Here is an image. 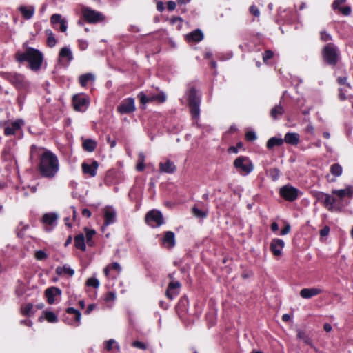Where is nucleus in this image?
Wrapping results in <instances>:
<instances>
[{
    "instance_id": "f257e3e1",
    "label": "nucleus",
    "mask_w": 353,
    "mask_h": 353,
    "mask_svg": "<svg viewBox=\"0 0 353 353\" xmlns=\"http://www.w3.org/2000/svg\"><path fill=\"white\" fill-rule=\"evenodd\" d=\"M30 159L37 160V170L43 178L52 179L59 173L60 169L59 158L50 150L32 145L30 150Z\"/></svg>"
},
{
    "instance_id": "f03ea898",
    "label": "nucleus",
    "mask_w": 353,
    "mask_h": 353,
    "mask_svg": "<svg viewBox=\"0 0 353 353\" xmlns=\"http://www.w3.org/2000/svg\"><path fill=\"white\" fill-rule=\"evenodd\" d=\"M15 59L19 63L27 61L32 71H38L41 67L43 57L39 50L28 47L23 52H17Z\"/></svg>"
},
{
    "instance_id": "7ed1b4c3",
    "label": "nucleus",
    "mask_w": 353,
    "mask_h": 353,
    "mask_svg": "<svg viewBox=\"0 0 353 353\" xmlns=\"http://www.w3.org/2000/svg\"><path fill=\"white\" fill-rule=\"evenodd\" d=\"M188 101L192 118L198 119L200 114V98L194 88H190L188 92Z\"/></svg>"
},
{
    "instance_id": "20e7f679",
    "label": "nucleus",
    "mask_w": 353,
    "mask_h": 353,
    "mask_svg": "<svg viewBox=\"0 0 353 353\" xmlns=\"http://www.w3.org/2000/svg\"><path fill=\"white\" fill-rule=\"evenodd\" d=\"M323 54L326 62L332 65H336L339 58V52L337 47L332 43L327 44L323 50Z\"/></svg>"
},
{
    "instance_id": "39448f33",
    "label": "nucleus",
    "mask_w": 353,
    "mask_h": 353,
    "mask_svg": "<svg viewBox=\"0 0 353 353\" xmlns=\"http://www.w3.org/2000/svg\"><path fill=\"white\" fill-rule=\"evenodd\" d=\"M234 166L243 175L250 174L254 170V165L247 157H239L234 161Z\"/></svg>"
},
{
    "instance_id": "423d86ee",
    "label": "nucleus",
    "mask_w": 353,
    "mask_h": 353,
    "mask_svg": "<svg viewBox=\"0 0 353 353\" xmlns=\"http://www.w3.org/2000/svg\"><path fill=\"white\" fill-rule=\"evenodd\" d=\"M6 79L18 90H26L29 87V82L26 81L23 74L8 73L6 74Z\"/></svg>"
},
{
    "instance_id": "0eeeda50",
    "label": "nucleus",
    "mask_w": 353,
    "mask_h": 353,
    "mask_svg": "<svg viewBox=\"0 0 353 353\" xmlns=\"http://www.w3.org/2000/svg\"><path fill=\"white\" fill-rule=\"evenodd\" d=\"M279 194L280 196L285 201L292 202L299 197L301 192L296 188L288 184L280 188Z\"/></svg>"
},
{
    "instance_id": "6e6552de",
    "label": "nucleus",
    "mask_w": 353,
    "mask_h": 353,
    "mask_svg": "<svg viewBox=\"0 0 353 353\" xmlns=\"http://www.w3.org/2000/svg\"><path fill=\"white\" fill-rule=\"evenodd\" d=\"M81 11L84 19L89 23H96L104 19V16L101 12L89 7L82 8Z\"/></svg>"
},
{
    "instance_id": "1a4fd4ad",
    "label": "nucleus",
    "mask_w": 353,
    "mask_h": 353,
    "mask_svg": "<svg viewBox=\"0 0 353 353\" xmlns=\"http://www.w3.org/2000/svg\"><path fill=\"white\" fill-rule=\"evenodd\" d=\"M145 221L151 227H159L163 223V215L160 211L150 210L145 216Z\"/></svg>"
},
{
    "instance_id": "9d476101",
    "label": "nucleus",
    "mask_w": 353,
    "mask_h": 353,
    "mask_svg": "<svg viewBox=\"0 0 353 353\" xmlns=\"http://www.w3.org/2000/svg\"><path fill=\"white\" fill-rule=\"evenodd\" d=\"M136 110L134 99L133 98H127L121 101L117 107V111L120 114H130Z\"/></svg>"
},
{
    "instance_id": "9b49d317",
    "label": "nucleus",
    "mask_w": 353,
    "mask_h": 353,
    "mask_svg": "<svg viewBox=\"0 0 353 353\" xmlns=\"http://www.w3.org/2000/svg\"><path fill=\"white\" fill-rule=\"evenodd\" d=\"M73 106L77 111H84L88 105V98L83 94H76L72 99Z\"/></svg>"
},
{
    "instance_id": "f8f14e48",
    "label": "nucleus",
    "mask_w": 353,
    "mask_h": 353,
    "mask_svg": "<svg viewBox=\"0 0 353 353\" xmlns=\"http://www.w3.org/2000/svg\"><path fill=\"white\" fill-rule=\"evenodd\" d=\"M23 125L24 121L22 119H17L14 121L7 123V125L4 128V134L6 136L15 134L17 132L21 130Z\"/></svg>"
},
{
    "instance_id": "ddd939ff",
    "label": "nucleus",
    "mask_w": 353,
    "mask_h": 353,
    "mask_svg": "<svg viewBox=\"0 0 353 353\" xmlns=\"http://www.w3.org/2000/svg\"><path fill=\"white\" fill-rule=\"evenodd\" d=\"M58 216L55 213H46L43 216L42 221L46 225L45 230L50 232L57 225Z\"/></svg>"
},
{
    "instance_id": "4468645a",
    "label": "nucleus",
    "mask_w": 353,
    "mask_h": 353,
    "mask_svg": "<svg viewBox=\"0 0 353 353\" xmlns=\"http://www.w3.org/2000/svg\"><path fill=\"white\" fill-rule=\"evenodd\" d=\"M98 167L99 163L96 161H92L91 163L83 162L81 164L83 174H87L90 177H94L96 176Z\"/></svg>"
},
{
    "instance_id": "2eb2a0df",
    "label": "nucleus",
    "mask_w": 353,
    "mask_h": 353,
    "mask_svg": "<svg viewBox=\"0 0 353 353\" xmlns=\"http://www.w3.org/2000/svg\"><path fill=\"white\" fill-rule=\"evenodd\" d=\"M181 283L177 281H172L168 286L166 296L170 300L175 298L179 294L181 288Z\"/></svg>"
},
{
    "instance_id": "dca6fc26",
    "label": "nucleus",
    "mask_w": 353,
    "mask_h": 353,
    "mask_svg": "<svg viewBox=\"0 0 353 353\" xmlns=\"http://www.w3.org/2000/svg\"><path fill=\"white\" fill-rule=\"evenodd\" d=\"M284 246L285 243L282 239H274L270 243V249L274 256L279 257L281 256Z\"/></svg>"
},
{
    "instance_id": "f3484780",
    "label": "nucleus",
    "mask_w": 353,
    "mask_h": 353,
    "mask_svg": "<svg viewBox=\"0 0 353 353\" xmlns=\"http://www.w3.org/2000/svg\"><path fill=\"white\" fill-rule=\"evenodd\" d=\"M104 225L105 226L114 223L116 221L117 212L112 207H105L103 209Z\"/></svg>"
},
{
    "instance_id": "a211bd4d",
    "label": "nucleus",
    "mask_w": 353,
    "mask_h": 353,
    "mask_svg": "<svg viewBox=\"0 0 353 353\" xmlns=\"http://www.w3.org/2000/svg\"><path fill=\"white\" fill-rule=\"evenodd\" d=\"M323 292V290L319 288H303L299 294L303 299H308L316 296Z\"/></svg>"
},
{
    "instance_id": "6ab92c4d",
    "label": "nucleus",
    "mask_w": 353,
    "mask_h": 353,
    "mask_svg": "<svg viewBox=\"0 0 353 353\" xmlns=\"http://www.w3.org/2000/svg\"><path fill=\"white\" fill-rule=\"evenodd\" d=\"M162 245L168 249L172 248L175 245V234L172 231L165 232L162 239Z\"/></svg>"
},
{
    "instance_id": "aec40b11",
    "label": "nucleus",
    "mask_w": 353,
    "mask_h": 353,
    "mask_svg": "<svg viewBox=\"0 0 353 353\" xmlns=\"http://www.w3.org/2000/svg\"><path fill=\"white\" fill-rule=\"evenodd\" d=\"M73 59L71 50L68 47L62 48L59 53V61L66 62L68 64Z\"/></svg>"
},
{
    "instance_id": "412c9836",
    "label": "nucleus",
    "mask_w": 353,
    "mask_h": 353,
    "mask_svg": "<svg viewBox=\"0 0 353 353\" xmlns=\"http://www.w3.org/2000/svg\"><path fill=\"white\" fill-rule=\"evenodd\" d=\"M61 290L56 287H51L47 288L45 291V294L47 297V301L49 304H53L54 303V296L56 295H60Z\"/></svg>"
},
{
    "instance_id": "4be33fe9",
    "label": "nucleus",
    "mask_w": 353,
    "mask_h": 353,
    "mask_svg": "<svg viewBox=\"0 0 353 353\" xmlns=\"http://www.w3.org/2000/svg\"><path fill=\"white\" fill-rule=\"evenodd\" d=\"M332 193L338 196L340 199H342L345 196L352 198L353 196V187L347 186L345 189L333 190Z\"/></svg>"
},
{
    "instance_id": "5701e85b",
    "label": "nucleus",
    "mask_w": 353,
    "mask_h": 353,
    "mask_svg": "<svg viewBox=\"0 0 353 353\" xmlns=\"http://www.w3.org/2000/svg\"><path fill=\"white\" fill-rule=\"evenodd\" d=\"M176 169L174 163L170 160L159 163V170L161 172L172 174L176 171Z\"/></svg>"
},
{
    "instance_id": "b1692460",
    "label": "nucleus",
    "mask_w": 353,
    "mask_h": 353,
    "mask_svg": "<svg viewBox=\"0 0 353 353\" xmlns=\"http://www.w3.org/2000/svg\"><path fill=\"white\" fill-rule=\"evenodd\" d=\"M203 39V34L199 29H197L186 35L188 41L199 42Z\"/></svg>"
},
{
    "instance_id": "393cba45",
    "label": "nucleus",
    "mask_w": 353,
    "mask_h": 353,
    "mask_svg": "<svg viewBox=\"0 0 353 353\" xmlns=\"http://www.w3.org/2000/svg\"><path fill=\"white\" fill-rule=\"evenodd\" d=\"M19 10L25 19H30L34 13V7L21 6L19 7Z\"/></svg>"
},
{
    "instance_id": "a878e982",
    "label": "nucleus",
    "mask_w": 353,
    "mask_h": 353,
    "mask_svg": "<svg viewBox=\"0 0 353 353\" xmlns=\"http://www.w3.org/2000/svg\"><path fill=\"white\" fill-rule=\"evenodd\" d=\"M299 141V135L297 133L288 132L284 137L283 141L288 144L296 145Z\"/></svg>"
},
{
    "instance_id": "bb28decb",
    "label": "nucleus",
    "mask_w": 353,
    "mask_h": 353,
    "mask_svg": "<svg viewBox=\"0 0 353 353\" xmlns=\"http://www.w3.org/2000/svg\"><path fill=\"white\" fill-rule=\"evenodd\" d=\"M74 245L77 249L85 251V236L83 234H79L74 237Z\"/></svg>"
},
{
    "instance_id": "cd10ccee",
    "label": "nucleus",
    "mask_w": 353,
    "mask_h": 353,
    "mask_svg": "<svg viewBox=\"0 0 353 353\" xmlns=\"http://www.w3.org/2000/svg\"><path fill=\"white\" fill-rule=\"evenodd\" d=\"M56 273L58 275H61L63 274H68L70 276H72L74 274V270L70 268L68 265H64L63 266H58L55 270Z\"/></svg>"
},
{
    "instance_id": "c85d7f7f",
    "label": "nucleus",
    "mask_w": 353,
    "mask_h": 353,
    "mask_svg": "<svg viewBox=\"0 0 353 353\" xmlns=\"http://www.w3.org/2000/svg\"><path fill=\"white\" fill-rule=\"evenodd\" d=\"M45 34L47 37V44L50 48H53L57 44V39L52 31L50 29L45 30Z\"/></svg>"
},
{
    "instance_id": "c756f323",
    "label": "nucleus",
    "mask_w": 353,
    "mask_h": 353,
    "mask_svg": "<svg viewBox=\"0 0 353 353\" xmlns=\"http://www.w3.org/2000/svg\"><path fill=\"white\" fill-rule=\"evenodd\" d=\"M284 112L283 108L281 104H277L274 105L270 110V116L274 119H276L279 117H281Z\"/></svg>"
},
{
    "instance_id": "7c9ffc66",
    "label": "nucleus",
    "mask_w": 353,
    "mask_h": 353,
    "mask_svg": "<svg viewBox=\"0 0 353 353\" xmlns=\"http://www.w3.org/2000/svg\"><path fill=\"white\" fill-rule=\"evenodd\" d=\"M79 83L82 87H85L89 81H94V76L91 73H86L79 77Z\"/></svg>"
},
{
    "instance_id": "2f4dec72",
    "label": "nucleus",
    "mask_w": 353,
    "mask_h": 353,
    "mask_svg": "<svg viewBox=\"0 0 353 353\" xmlns=\"http://www.w3.org/2000/svg\"><path fill=\"white\" fill-rule=\"evenodd\" d=\"M97 147V142L92 139H86L83 143V148L85 151L93 152Z\"/></svg>"
},
{
    "instance_id": "473e14b6",
    "label": "nucleus",
    "mask_w": 353,
    "mask_h": 353,
    "mask_svg": "<svg viewBox=\"0 0 353 353\" xmlns=\"http://www.w3.org/2000/svg\"><path fill=\"white\" fill-rule=\"evenodd\" d=\"M283 139L281 138L272 137L270 138L267 143L266 146L268 149H272L274 146H280L283 144Z\"/></svg>"
},
{
    "instance_id": "72a5a7b5",
    "label": "nucleus",
    "mask_w": 353,
    "mask_h": 353,
    "mask_svg": "<svg viewBox=\"0 0 353 353\" xmlns=\"http://www.w3.org/2000/svg\"><path fill=\"white\" fill-rule=\"evenodd\" d=\"M104 347L107 351H111L113 348H115L117 350L118 352L120 351V347L119 344L117 343V341L111 339L108 341H106L103 343Z\"/></svg>"
},
{
    "instance_id": "f704fd0d",
    "label": "nucleus",
    "mask_w": 353,
    "mask_h": 353,
    "mask_svg": "<svg viewBox=\"0 0 353 353\" xmlns=\"http://www.w3.org/2000/svg\"><path fill=\"white\" fill-rule=\"evenodd\" d=\"M66 312L69 314L74 315V322L76 323V325L78 326L80 324L81 319V312L73 308V307H69L66 310Z\"/></svg>"
},
{
    "instance_id": "c9c22d12",
    "label": "nucleus",
    "mask_w": 353,
    "mask_h": 353,
    "mask_svg": "<svg viewBox=\"0 0 353 353\" xmlns=\"http://www.w3.org/2000/svg\"><path fill=\"white\" fill-rule=\"evenodd\" d=\"M330 171L334 176H340L343 173V168L339 163H334L330 166Z\"/></svg>"
},
{
    "instance_id": "e433bc0d",
    "label": "nucleus",
    "mask_w": 353,
    "mask_h": 353,
    "mask_svg": "<svg viewBox=\"0 0 353 353\" xmlns=\"http://www.w3.org/2000/svg\"><path fill=\"white\" fill-rule=\"evenodd\" d=\"M62 21L66 20L65 19H63L61 17V15L59 14H54L50 17V23L55 29H58L57 24L61 23Z\"/></svg>"
},
{
    "instance_id": "4c0bfd02",
    "label": "nucleus",
    "mask_w": 353,
    "mask_h": 353,
    "mask_svg": "<svg viewBox=\"0 0 353 353\" xmlns=\"http://www.w3.org/2000/svg\"><path fill=\"white\" fill-rule=\"evenodd\" d=\"M297 337L302 340L305 344L312 346V340L304 331L299 330L297 332Z\"/></svg>"
},
{
    "instance_id": "58836bf2",
    "label": "nucleus",
    "mask_w": 353,
    "mask_h": 353,
    "mask_svg": "<svg viewBox=\"0 0 353 353\" xmlns=\"http://www.w3.org/2000/svg\"><path fill=\"white\" fill-rule=\"evenodd\" d=\"M167 97L163 92H160L156 94L151 95V99L152 101H158L159 103H163L166 101Z\"/></svg>"
},
{
    "instance_id": "ea45409f",
    "label": "nucleus",
    "mask_w": 353,
    "mask_h": 353,
    "mask_svg": "<svg viewBox=\"0 0 353 353\" xmlns=\"http://www.w3.org/2000/svg\"><path fill=\"white\" fill-rule=\"evenodd\" d=\"M145 155L143 152H140L138 155V162L137 164V170L139 172H141L145 168Z\"/></svg>"
},
{
    "instance_id": "a19ab883",
    "label": "nucleus",
    "mask_w": 353,
    "mask_h": 353,
    "mask_svg": "<svg viewBox=\"0 0 353 353\" xmlns=\"http://www.w3.org/2000/svg\"><path fill=\"white\" fill-rule=\"evenodd\" d=\"M33 305L32 303H28L21 307V314L24 316H30L33 314Z\"/></svg>"
},
{
    "instance_id": "79ce46f5",
    "label": "nucleus",
    "mask_w": 353,
    "mask_h": 353,
    "mask_svg": "<svg viewBox=\"0 0 353 353\" xmlns=\"http://www.w3.org/2000/svg\"><path fill=\"white\" fill-rule=\"evenodd\" d=\"M86 234V242L89 246H92L94 243L92 241V237L95 234V231L94 230H89L88 228H85Z\"/></svg>"
},
{
    "instance_id": "37998d69",
    "label": "nucleus",
    "mask_w": 353,
    "mask_h": 353,
    "mask_svg": "<svg viewBox=\"0 0 353 353\" xmlns=\"http://www.w3.org/2000/svg\"><path fill=\"white\" fill-rule=\"evenodd\" d=\"M269 174L273 181H276L280 176V170L276 168H271L269 170Z\"/></svg>"
},
{
    "instance_id": "c03bdc74",
    "label": "nucleus",
    "mask_w": 353,
    "mask_h": 353,
    "mask_svg": "<svg viewBox=\"0 0 353 353\" xmlns=\"http://www.w3.org/2000/svg\"><path fill=\"white\" fill-rule=\"evenodd\" d=\"M140 99V102L142 104H146L148 103L152 102L151 95H147L144 92H140L139 96Z\"/></svg>"
},
{
    "instance_id": "a18cd8bd",
    "label": "nucleus",
    "mask_w": 353,
    "mask_h": 353,
    "mask_svg": "<svg viewBox=\"0 0 353 353\" xmlns=\"http://www.w3.org/2000/svg\"><path fill=\"white\" fill-rule=\"evenodd\" d=\"M192 213L194 214V216H195L196 217H198V218H205L207 216V213L199 210V208H197L196 207H194L192 208Z\"/></svg>"
},
{
    "instance_id": "49530a36",
    "label": "nucleus",
    "mask_w": 353,
    "mask_h": 353,
    "mask_svg": "<svg viewBox=\"0 0 353 353\" xmlns=\"http://www.w3.org/2000/svg\"><path fill=\"white\" fill-rule=\"evenodd\" d=\"M45 317L50 323H55L57 321V316L52 312H46Z\"/></svg>"
},
{
    "instance_id": "de8ad7c7",
    "label": "nucleus",
    "mask_w": 353,
    "mask_h": 353,
    "mask_svg": "<svg viewBox=\"0 0 353 353\" xmlns=\"http://www.w3.org/2000/svg\"><path fill=\"white\" fill-rule=\"evenodd\" d=\"M86 285L94 288H98L99 286V281L96 278H90L87 280Z\"/></svg>"
},
{
    "instance_id": "09e8293b",
    "label": "nucleus",
    "mask_w": 353,
    "mask_h": 353,
    "mask_svg": "<svg viewBox=\"0 0 353 353\" xmlns=\"http://www.w3.org/2000/svg\"><path fill=\"white\" fill-rule=\"evenodd\" d=\"M326 194H325L324 192H319V191L314 192L313 193V196L316 199V201L319 202H321V203L323 202L324 198Z\"/></svg>"
},
{
    "instance_id": "8fccbe9b",
    "label": "nucleus",
    "mask_w": 353,
    "mask_h": 353,
    "mask_svg": "<svg viewBox=\"0 0 353 353\" xmlns=\"http://www.w3.org/2000/svg\"><path fill=\"white\" fill-rule=\"evenodd\" d=\"M323 203L329 210H332L331 196L330 194H327L325 195Z\"/></svg>"
},
{
    "instance_id": "3c124183",
    "label": "nucleus",
    "mask_w": 353,
    "mask_h": 353,
    "mask_svg": "<svg viewBox=\"0 0 353 353\" xmlns=\"http://www.w3.org/2000/svg\"><path fill=\"white\" fill-rule=\"evenodd\" d=\"M274 56V52L271 50H267L263 54V60L265 63H266L269 59L272 58Z\"/></svg>"
},
{
    "instance_id": "603ef678",
    "label": "nucleus",
    "mask_w": 353,
    "mask_h": 353,
    "mask_svg": "<svg viewBox=\"0 0 353 353\" xmlns=\"http://www.w3.org/2000/svg\"><path fill=\"white\" fill-rule=\"evenodd\" d=\"M35 257L37 260L41 261L47 259L48 255L45 252L42 250H38L35 252Z\"/></svg>"
},
{
    "instance_id": "864d4df0",
    "label": "nucleus",
    "mask_w": 353,
    "mask_h": 353,
    "mask_svg": "<svg viewBox=\"0 0 353 353\" xmlns=\"http://www.w3.org/2000/svg\"><path fill=\"white\" fill-rule=\"evenodd\" d=\"M108 266L111 270H115L118 273H120L121 272V267L120 264L117 262H114L112 263L108 264Z\"/></svg>"
},
{
    "instance_id": "5fc2aeb1",
    "label": "nucleus",
    "mask_w": 353,
    "mask_h": 353,
    "mask_svg": "<svg viewBox=\"0 0 353 353\" xmlns=\"http://www.w3.org/2000/svg\"><path fill=\"white\" fill-rule=\"evenodd\" d=\"M321 41L326 42L332 40V36L328 34L326 31H321L320 32Z\"/></svg>"
},
{
    "instance_id": "6e6d98bb",
    "label": "nucleus",
    "mask_w": 353,
    "mask_h": 353,
    "mask_svg": "<svg viewBox=\"0 0 353 353\" xmlns=\"http://www.w3.org/2000/svg\"><path fill=\"white\" fill-rule=\"evenodd\" d=\"M338 10H339V12H340L345 16H348L351 13V8L347 6H344V7H341Z\"/></svg>"
},
{
    "instance_id": "4d7b16f0",
    "label": "nucleus",
    "mask_w": 353,
    "mask_h": 353,
    "mask_svg": "<svg viewBox=\"0 0 353 353\" xmlns=\"http://www.w3.org/2000/svg\"><path fill=\"white\" fill-rule=\"evenodd\" d=\"M116 299V294L113 292H108L105 297V301L107 302L114 301Z\"/></svg>"
},
{
    "instance_id": "13d9d810",
    "label": "nucleus",
    "mask_w": 353,
    "mask_h": 353,
    "mask_svg": "<svg viewBox=\"0 0 353 353\" xmlns=\"http://www.w3.org/2000/svg\"><path fill=\"white\" fill-rule=\"evenodd\" d=\"M132 346L142 350H145L147 348V346L145 343L139 341H134L132 343Z\"/></svg>"
},
{
    "instance_id": "bf43d9fd",
    "label": "nucleus",
    "mask_w": 353,
    "mask_h": 353,
    "mask_svg": "<svg viewBox=\"0 0 353 353\" xmlns=\"http://www.w3.org/2000/svg\"><path fill=\"white\" fill-rule=\"evenodd\" d=\"M245 139L248 141H252L256 139V135L255 132H254L252 131H250L245 134Z\"/></svg>"
},
{
    "instance_id": "052dcab7",
    "label": "nucleus",
    "mask_w": 353,
    "mask_h": 353,
    "mask_svg": "<svg viewBox=\"0 0 353 353\" xmlns=\"http://www.w3.org/2000/svg\"><path fill=\"white\" fill-rule=\"evenodd\" d=\"M346 0H335L332 3V8L334 10H339Z\"/></svg>"
},
{
    "instance_id": "680f3d73",
    "label": "nucleus",
    "mask_w": 353,
    "mask_h": 353,
    "mask_svg": "<svg viewBox=\"0 0 353 353\" xmlns=\"http://www.w3.org/2000/svg\"><path fill=\"white\" fill-rule=\"evenodd\" d=\"M88 46V42L83 39L79 40V47L81 50H85Z\"/></svg>"
},
{
    "instance_id": "e2e57ef3",
    "label": "nucleus",
    "mask_w": 353,
    "mask_h": 353,
    "mask_svg": "<svg viewBox=\"0 0 353 353\" xmlns=\"http://www.w3.org/2000/svg\"><path fill=\"white\" fill-rule=\"evenodd\" d=\"M250 12L251 14H252L255 17H259L260 12L258 8L256 6H251L250 8Z\"/></svg>"
},
{
    "instance_id": "0e129e2a",
    "label": "nucleus",
    "mask_w": 353,
    "mask_h": 353,
    "mask_svg": "<svg viewBox=\"0 0 353 353\" xmlns=\"http://www.w3.org/2000/svg\"><path fill=\"white\" fill-rule=\"evenodd\" d=\"M59 28H58L57 30H59L62 32H65L68 29L67 21H62V23H59Z\"/></svg>"
},
{
    "instance_id": "69168bd1",
    "label": "nucleus",
    "mask_w": 353,
    "mask_h": 353,
    "mask_svg": "<svg viewBox=\"0 0 353 353\" xmlns=\"http://www.w3.org/2000/svg\"><path fill=\"white\" fill-rule=\"evenodd\" d=\"M157 9L159 12H163L165 9L164 4L162 1H157Z\"/></svg>"
},
{
    "instance_id": "338daca9",
    "label": "nucleus",
    "mask_w": 353,
    "mask_h": 353,
    "mask_svg": "<svg viewBox=\"0 0 353 353\" xmlns=\"http://www.w3.org/2000/svg\"><path fill=\"white\" fill-rule=\"evenodd\" d=\"M167 6L169 10H174L176 8V3L173 1H169Z\"/></svg>"
},
{
    "instance_id": "774afa93",
    "label": "nucleus",
    "mask_w": 353,
    "mask_h": 353,
    "mask_svg": "<svg viewBox=\"0 0 353 353\" xmlns=\"http://www.w3.org/2000/svg\"><path fill=\"white\" fill-rule=\"evenodd\" d=\"M330 228L327 226L324 227L322 230L320 231V234L322 236H327L329 233Z\"/></svg>"
}]
</instances>
